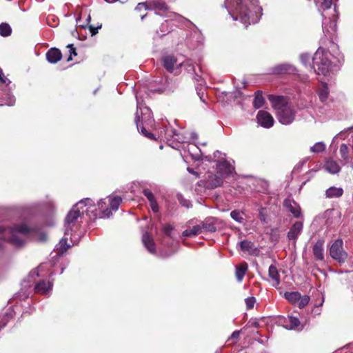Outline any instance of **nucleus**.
I'll return each mask as SVG.
<instances>
[{
	"label": "nucleus",
	"mask_w": 353,
	"mask_h": 353,
	"mask_svg": "<svg viewBox=\"0 0 353 353\" xmlns=\"http://www.w3.org/2000/svg\"><path fill=\"white\" fill-rule=\"evenodd\" d=\"M122 201V199L119 196H107L101 199L96 207L94 202L90 198H85L79 201L73 205L71 210L68 213L65 217V234H68L69 229L71 230L74 223L79 217L84 213L90 216V212L93 214V216L101 219L109 218L113 211H117Z\"/></svg>",
	"instance_id": "obj_1"
},
{
	"label": "nucleus",
	"mask_w": 353,
	"mask_h": 353,
	"mask_svg": "<svg viewBox=\"0 0 353 353\" xmlns=\"http://www.w3.org/2000/svg\"><path fill=\"white\" fill-rule=\"evenodd\" d=\"M224 6L234 21H240L245 27L257 23L262 15L257 0H225Z\"/></svg>",
	"instance_id": "obj_2"
},
{
	"label": "nucleus",
	"mask_w": 353,
	"mask_h": 353,
	"mask_svg": "<svg viewBox=\"0 0 353 353\" xmlns=\"http://www.w3.org/2000/svg\"><path fill=\"white\" fill-rule=\"evenodd\" d=\"M0 234L4 239L16 247L23 246L28 239L43 242L47 236L45 232L34 228H30L26 224L17 225L10 229L0 227Z\"/></svg>",
	"instance_id": "obj_3"
},
{
	"label": "nucleus",
	"mask_w": 353,
	"mask_h": 353,
	"mask_svg": "<svg viewBox=\"0 0 353 353\" xmlns=\"http://www.w3.org/2000/svg\"><path fill=\"white\" fill-rule=\"evenodd\" d=\"M330 53L321 46L317 49L312 58V68L316 74L325 75L332 65L338 66L343 61V57L340 54L333 57L334 60L330 59Z\"/></svg>",
	"instance_id": "obj_4"
},
{
	"label": "nucleus",
	"mask_w": 353,
	"mask_h": 353,
	"mask_svg": "<svg viewBox=\"0 0 353 353\" xmlns=\"http://www.w3.org/2000/svg\"><path fill=\"white\" fill-rule=\"evenodd\" d=\"M270 101L276 110L279 121L283 125H290L295 119L296 108L282 96H270Z\"/></svg>",
	"instance_id": "obj_5"
},
{
	"label": "nucleus",
	"mask_w": 353,
	"mask_h": 353,
	"mask_svg": "<svg viewBox=\"0 0 353 353\" xmlns=\"http://www.w3.org/2000/svg\"><path fill=\"white\" fill-rule=\"evenodd\" d=\"M137 99V112L135 116V123L138 130L146 137L154 139L153 134L148 132L146 127L153 123V117L151 110L145 105L143 100L141 96V92H138L136 94Z\"/></svg>",
	"instance_id": "obj_6"
},
{
	"label": "nucleus",
	"mask_w": 353,
	"mask_h": 353,
	"mask_svg": "<svg viewBox=\"0 0 353 353\" xmlns=\"http://www.w3.org/2000/svg\"><path fill=\"white\" fill-rule=\"evenodd\" d=\"M149 5L151 10H155V13L158 15L170 18L171 20L176 21L179 23H182L184 21L190 22L189 20L182 17L181 15L169 11L168 6L163 1L153 0L149 2Z\"/></svg>",
	"instance_id": "obj_7"
},
{
	"label": "nucleus",
	"mask_w": 353,
	"mask_h": 353,
	"mask_svg": "<svg viewBox=\"0 0 353 353\" xmlns=\"http://www.w3.org/2000/svg\"><path fill=\"white\" fill-rule=\"evenodd\" d=\"M316 6L320 12H321V16L323 18L322 28L323 33L325 36L327 34L332 33L336 31V21L334 19H331L330 17H327L324 14V12L332 7V0H321V3L319 5V1H316Z\"/></svg>",
	"instance_id": "obj_8"
},
{
	"label": "nucleus",
	"mask_w": 353,
	"mask_h": 353,
	"mask_svg": "<svg viewBox=\"0 0 353 353\" xmlns=\"http://www.w3.org/2000/svg\"><path fill=\"white\" fill-rule=\"evenodd\" d=\"M159 137L167 141H175L179 143L184 141V139L180 133L165 123H163L162 127L159 128Z\"/></svg>",
	"instance_id": "obj_9"
},
{
	"label": "nucleus",
	"mask_w": 353,
	"mask_h": 353,
	"mask_svg": "<svg viewBox=\"0 0 353 353\" xmlns=\"http://www.w3.org/2000/svg\"><path fill=\"white\" fill-rule=\"evenodd\" d=\"M343 241L338 239L334 241L330 248V254L339 263H344L347 257V252L343 248Z\"/></svg>",
	"instance_id": "obj_10"
},
{
	"label": "nucleus",
	"mask_w": 353,
	"mask_h": 353,
	"mask_svg": "<svg viewBox=\"0 0 353 353\" xmlns=\"http://www.w3.org/2000/svg\"><path fill=\"white\" fill-rule=\"evenodd\" d=\"M224 177L217 174L208 173L205 177V187L208 189H214L221 186L223 183Z\"/></svg>",
	"instance_id": "obj_11"
},
{
	"label": "nucleus",
	"mask_w": 353,
	"mask_h": 353,
	"mask_svg": "<svg viewBox=\"0 0 353 353\" xmlns=\"http://www.w3.org/2000/svg\"><path fill=\"white\" fill-rule=\"evenodd\" d=\"M225 156V154H223ZM216 170L217 172L225 178L232 174L234 171V168L232 166L230 163L225 159V157H220L216 161Z\"/></svg>",
	"instance_id": "obj_12"
},
{
	"label": "nucleus",
	"mask_w": 353,
	"mask_h": 353,
	"mask_svg": "<svg viewBox=\"0 0 353 353\" xmlns=\"http://www.w3.org/2000/svg\"><path fill=\"white\" fill-rule=\"evenodd\" d=\"M256 120L258 123L264 128H270L274 123L272 116L265 110H259L258 112Z\"/></svg>",
	"instance_id": "obj_13"
},
{
	"label": "nucleus",
	"mask_w": 353,
	"mask_h": 353,
	"mask_svg": "<svg viewBox=\"0 0 353 353\" xmlns=\"http://www.w3.org/2000/svg\"><path fill=\"white\" fill-rule=\"evenodd\" d=\"M303 228V223L301 221H297L293 223L290 228L287 237L288 240L292 241L294 243H296L298 237L301 234Z\"/></svg>",
	"instance_id": "obj_14"
},
{
	"label": "nucleus",
	"mask_w": 353,
	"mask_h": 353,
	"mask_svg": "<svg viewBox=\"0 0 353 353\" xmlns=\"http://www.w3.org/2000/svg\"><path fill=\"white\" fill-rule=\"evenodd\" d=\"M53 283L50 280H41L34 286L36 293L48 295L52 291Z\"/></svg>",
	"instance_id": "obj_15"
},
{
	"label": "nucleus",
	"mask_w": 353,
	"mask_h": 353,
	"mask_svg": "<svg viewBox=\"0 0 353 353\" xmlns=\"http://www.w3.org/2000/svg\"><path fill=\"white\" fill-rule=\"evenodd\" d=\"M240 250L250 255L256 256L259 253V249L254 245V243L243 240L239 243Z\"/></svg>",
	"instance_id": "obj_16"
},
{
	"label": "nucleus",
	"mask_w": 353,
	"mask_h": 353,
	"mask_svg": "<svg viewBox=\"0 0 353 353\" xmlns=\"http://www.w3.org/2000/svg\"><path fill=\"white\" fill-rule=\"evenodd\" d=\"M74 225H75V223ZM64 226H65V224L64 225ZM74 226V225H73L72 227V228H73ZM72 231V229H71V230L69 229L68 234H65V232H64L65 236H68V235L72 236V233H71ZM65 232H66V227H65ZM70 246V245L68 243V238L67 237L62 238L59 241V243L56 245L57 254L58 255L63 254L64 252H65L67 251V250L68 249V248Z\"/></svg>",
	"instance_id": "obj_17"
},
{
	"label": "nucleus",
	"mask_w": 353,
	"mask_h": 353,
	"mask_svg": "<svg viewBox=\"0 0 353 353\" xmlns=\"http://www.w3.org/2000/svg\"><path fill=\"white\" fill-rule=\"evenodd\" d=\"M203 232H214L217 230V219L213 217H209L205 219L200 225Z\"/></svg>",
	"instance_id": "obj_18"
},
{
	"label": "nucleus",
	"mask_w": 353,
	"mask_h": 353,
	"mask_svg": "<svg viewBox=\"0 0 353 353\" xmlns=\"http://www.w3.org/2000/svg\"><path fill=\"white\" fill-rule=\"evenodd\" d=\"M142 243L150 253L152 254L156 253V245L154 241L148 232L143 234Z\"/></svg>",
	"instance_id": "obj_19"
},
{
	"label": "nucleus",
	"mask_w": 353,
	"mask_h": 353,
	"mask_svg": "<svg viewBox=\"0 0 353 353\" xmlns=\"http://www.w3.org/2000/svg\"><path fill=\"white\" fill-rule=\"evenodd\" d=\"M296 71V69L288 63L279 64L273 68V72L277 74H294Z\"/></svg>",
	"instance_id": "obj_20"
},
{
	"label": "nucleus",
	"mask_w": 353,
	"mask_h": 353,
	"mask_svg": "<svg viewBox=\"0 0 353 353\" xmlns=\"http://www.w3.org/2000/svg\"><path fill=\"white\" fill-rule=\"evenodd\" d=\"M190 156L194 161H199L202 159V152L200 148L195 144L189 143L185 148Z\"/></svg>",
	"instance_id": "obj_21"
},
{
	"label": "nucleus",
	"mask_w": 353,
	"mask_h": 353,
	"mask_svg": "<svg viewBox=\"0 0 353 353\" xmlns=\"http://www.w3.org/2000/svg\"><path fill=\"white\" fill-rule=\"evenodd\" d=\"M46 59L50 63H57L62 57L61 51L56 48H52L46 52Z\"/></svg>",
	"instance_id": "obj_22"
},
{
	"label": "nucleus",
	"mask_w": 353,
	"mask_h": 353,
	"mask_svg": "<svg viewBox=\"0 0 353 353\" xmlns=\"http://www.w3.org/2000/svg\"><path fill=\"white\" fill-rule=\"evenodd\" d=\"M323 245L324 241L320 239L315 243L312 249L314 257L320 261H323L324 259Z\"/></svg>",
	"instance_id": "obj_23"
},
{
	"label": "nucleus",
	"mask_w": 353,
	"mask_h": 353,
	"mask_svg": "<svg viewBox=\"0 0 353 353\" xmlns=\"http://www.w3.org/2000/svg\"><path fill=\"white\" fill-rule=\"evenodd\" d=\"M284 323H285L284 325V327L288 330H296L299 329L301 325V322L299 319L297 317H294L292 316H289L288 319H285L284 320ZM300 328V330H301Z\"/></svg>",
	"instance_id": "obj_24"
},
{
	"label": "nucleus",
	"mask_w": 353,
	"mask_h": 353,
	"mask_svg": "<svg viewBox=\"0 0 353 353\" xmlns=\"http://www.w3.org/2000/svg\"><path fill=\"white\" fill-rule=\"evenodd\" d=\"M324 168L327 172L330 174H337L341 170V167L338 163L332 159H328L325 161Z\"/></svg>",
	"instance_id": "obj_25"
},
{
	"label": "nucleus",
	"mask_w": 353,
	"mask_h": 353,
	"mask_svg": "<svg viewBox=\"0 0 353 353\" xmlns=\"http://www.w3.org/2000/svg\"><path fill=\"white\" fill-rule=\"evenodd\" d=\"M283 205L294 215V217L299 218L301 216V208L296 203L292 204L290 200H285Z\"/></svg>",
	"instance_id": "obj_26"
},
{
	"label": "nucleus",
	"mask_w": 353,
	"mask_h": 353,
	"mask_svg": "<svg viewBox=\"0 0 353 353\" xmlns=\"http://www.w3.org/2000/svg\"><path fill=\"white\" fill-rule=\"evenodd\" d=\"M343 194V190L341 188L330 187L325 191V196L328 199L339 198Z\"/></svg>",
	"instance_id": "obj_27"
},
{
	"label": "nucleus",
	"mask_w": 353,
	"mask_h": 353,
	"mask_svg": "<svg viewBox=\"0 0 353 353\" xmlns=\"http://www.w3.org/2000/svg\"><path fill=\"white\" fill-rule=\"evenodd\" d=\"M317 94L321 102H325L327 100L330 94V90L327 83H321L320 87L318 89Z\"/></svg>",
	"instance_id": "obj_28"
},
{
	"label": "nucleus",
	"mask_w": 353,
	"mask_h": 353,
	"mask_svg": "<svg viewBox=\"0 0 353 353\" xmlns=\"http://www.w3.org/2000/svg\"><path fill=\"white\" fill-rule=\"evenodd\" d=\"M268 275L274 281L273 286L277 287L280 284V276L274 265H270Z\"/></svg>",
	"instance_id": "obj_29"
},
{
	"label": "nucleus",
	"mask_w": 353,
	"mask_h": 353,
	"mask_svg": "<svg viewBox=\"0 0 353 353\" xmlns=\"http://www.w3.org/2000/svg\"><path fill=\"white\" fill-rule=\"evenodd\" d=\"M203 233L202 228L200 225H196L191 228L186 229L183 232V236H194Z\"/></svg>",
	"instance_id": "obj_30"
},
{
	"label": "nucleus",
	"mask_w": 353,
	"mask_h": 353,
	"mask_svg": "<svg viewBox=\"0 0 353 353\" xmlns=\"http://www.w3.org/2000/svg\"><path fill=\"white\" fill-rule=\"evenodd\" d=\"M301 294L299 292H286L284 294V297L290 303L296 304L300 299Z\"/></svg>",
	"instance_id": "obj_31"
},
{
	"label": "nucleus",
	"mask_w": 353,
	"mask_h": 353,
	"mask_svg": "<svg viewBox=\"0 0 353 353\" xmlns=\"http://www.w3.org/2000/svg\"><path fill=\"white\" fill-rule=\"evenodd\" d=\"M163 61L165 68L168 72H172L174 70V64L176 63L175 58L172 56H167L163 58Z\"/></svg>",
	"instance_id": "obj_32"
},
{
	"label": "nucleus",
	"mask_w": 353,
	"mask_h": 353,
	"mask_svg": "<svg viewBox=\"0 0 353 353\" xmlns=\"http://www.w3.org/2000/svg\"><path fill=\"white\" fill-rule=\"evenodd\" d=\"M171 26L168 20H165L163 22L159 28V30L157 31V34L159 37H162L163 36L168 34L170 32Z\"/></svg>",
	"instance_id": "obj_33"
},
{
	"label": "nucleus",
	"mask_w": 353,
	"mask_h": 353,
	"mask_svg": "<svg viewBox=\"0 0 353 353\" xmlns=\"http://www.w3.org/2000/svg\"><path fill=\"white\" fill-rule=\"evenodd\" d=\"M248 270L247 263H242L239 266L236 267V277L238 281H241L245 276V274Z\"/></svg>",
	"instance_id": "obj_34"
},
{
	"label": "nucleus",
	"mask_w": 353,
	"mask_h": 353,
	"mask_svg": "<svg viewBox=\"0 0 353 353\" xmlns=\"http://www.w3.org/2000/svg\"><path fill=\"white\" fill-rule=\"evenodd\" d=\"M1 101L2 102L1 105H6L8 106H13L15 104L16 99L13 94L10 92H7L2 97Z\"/></svg>",
	"instance_id": "obj_35"
},
{
	"label": "nucleus",
	"mask_w": 353,
	"mask_h": 353,
	"mask_svg": "<svg viewBox=\"0 0 353 353\" xmlns=\"http://www.w3.org/2000/svg\"><path fill=\"white\" fill-rule=\"evenodd\" d=\"M339 153H340V155L344 162L343 163L344 164L349 163H350L349 148L346 144L343 143L341 145L340 149H339Z\"/></svg>",
	"instance_id": "obj_36"
},
{
	"label": "nucleus",
	"mask_w": 353,
	"mask_h": 353,
	"mask_svg": "<svg viewBox=\"0 0 353 353\" xmlns=\"http://www.w3.org/2000/svg\"><path fill=\"white\" fill-rule=\"evenodd\" d=\"M265 103V99L259 91L255 92V96L253 101V105L255 109H259Z\"/></svg>",
	"instance_id": "obj_37"
},
{
	"label": "nucleus",
	"mask_w": 353,
	"mask_h": 353,
	"mask_svg": "<svg viewBox=\"0 0 353 353\" xmlns=\"http://www.w3.org/2000/svg\"><path fill=\"white\" fill-rule=\"evenodd\" d=\"M326 149V145L323 141L316 143L314 145L310 147V152L312 153H320L323 152Z\"/></svg>",
	"instance_id": "obj_38"
},
{
	"label": "nucleus",
	"mask_w": 353,
	"mask_h": 353,
	"mask_svg": "<svg viewBox=\"0 0 353 353\" xmlns=\"http://www.w3.org/2000/svg\"><path fill=\"white\" fill-rule=\"evenodd\" d=\"M12 29L10 26L6 23L0 24V35L2 37H8L10 35Z\"/></svg>",
	"instance_id": "obj_39"
},
{
	"label": "nucleus",
	"mask_w": 353,
	"mask_h": 353,
	"mask_svg": "<svg viewBox=\"0 0 353 353\" xmlns=\"http://www.w3.org/2000/svg\"><path fill=\"white\" fill-rule=\"evenodd\" d=\"M231 218L235 221L242 223L244 221V218L243 217V213L239 210H232L230 212Z\"/></svg>",
	"instance_id": "obj_40"
},
{
	"label": "nucleus",
	"mask_w": 353,
	"mask_h": 353,
	"mask_svg": "<svg viewBox=\"0 0 353 353\" xmlns=\"http://www.w3.org/2000/svg\"><path fill=\"white\" fill-rule=\"evenodd\" d=\"M310 298L307 295L300 296V299L297 303V305L299 308H303L310 302Z\"/></svg>",
	"instance_id": "obj_41"
},
{
	"label": "nucleus",
	"mask_w": 353,
	"mask_h": 353,
	"mask_svg": "<svg viewBox=\"0 0 353 353\" xmlns=\"http://www.w3.org/2000/svg\"><path fill=\"white\" fill-rule=\"evenodd\" d=\"M179 65L184 67L189 73H192L195 71L194 65L189 61L180 63Z\"/></svg>",
	"instance_id": "obj_42"
},
{
	"label": "nucleus",
	"mask_w": 353,
	"mask_h": 353,
	"mask_svg": "<svg viewBox=\"0 0 353 353\" xmlns=\"http://www.w3.org/2000/svg\"><path fill=\"white\" fill-rule=\"evenodd\" d=\"M310 55L307 53H303L300 55V60L301 63L305 66L310 65Z\"/></svg>",
	"instance_id": "obj_43"
},
{
	"label": "nucleus",
	"mask_w": 353,
	"mask_h": 353,
	"mask_svg": "<svg viewBox=\"0 0 353 353\" xmlns=\"http://www.w3.org/2000/svg\"><path fill=\"white\" fill-rule=\"evenodd\" d=\"M143 10H151V8H150L149 3H148L147 2H141V3H139L137 5V6L135 8L136 11L140 12Z\"/></svg>",
	"instance_id": "obj_44"
},
{
	"label": "nucleus",
	"mask_w": 353,
	"mask_h": 353,
	"mask_svg": "<svg viewBox=\"0 0 353 353\" xmlns=\"http://www.w3.org/2000/svg\"><path fill=\"white\" fill-rule=\"evenodd\" d=\"M247 309L253 308L254 303L256 302V299L254 296L248 297L245 300Z\"/></svg>",
	"instance_id": "obj_45"
},
{
	"label": "nucleus",
	"mask_w": 353,
	"mask_h": 353,
	"mask_svg": "<svg viewBox=\"0 0 353 353\" xmlns=\"http://www.w3.org/2000/svg\"><path fill=\"white\" fill-rule=\"evenodd\" d=\"M67 48H69V52H70V55H69L68 58L67 59V61H70L72 60V55L76 56L77 55V52H76V50L74 48L72 44H68L67 46Z\"/></svg>",
	"instance_id": "obj_46"
},
{
	"label": "nucleus",
	"mask_w": 353,
	"mask_h": 353,
	"mask_svg": "<svg viewBox=\"0 0 353 353\" xmlns=\"http://www.w3.org/2000/svg\"><path fill=\"white\" fill-rule=\"evenodd\" d=\"M173 230V228L170 224H165L163 227V232L166 236H171V232Z\"/></svg>",
	"instance_id": "obj_47"
},
{
	"label": "nucleus",
	"mask_w": 353,
	"mask_h": 353,
	"mask_svg": "<svg viewBox=\"0 0 353 353\" xmlns=\"http://www.w3.org/2000/svg\"><path fill=\"white\" fill-rule=\"evenodd\" d=\"M259 217L261 222L266 223L267 218L265 214V208H261L259 213Z\"/></svg>",
	"instance_id": "obj_48"
},
{
	"label": "nucleus",
	"mask_w": 353,
	"mask_h": 353,
	"mask_svg": "<svg viewBox=\"0 0 353 353\" xmlns=\"http://www.w3.org/2000/svg\"><path fill=\"white\" fill-rule=\"evenodd\" d=\"M143 193L144 196L148 199V200L149 201L155 199L153 193L149 189L144 190L143 191Z\"/></svg>",
	"instance_id": "obj_49"
},
{
	"label": "nucleus",
	"mask_w": 353,
	"mask_h": 353,
	"mask_svg": "<svg viewBox=\"0 0 353 353\" xmlns=\"http://www.w3.org/2000/svg\"><path fill=\"white\" fill-rule=\"evenodd\" d=\"M0 82L5 84H9L10 81L4 76L2 69L0 68Z\"/></svg>",
	"instance_id": "obj_50"
},
{
	"label": "nucleus",
	"mask_w": 353,
	"mask_h": 353,
	"mask_svg": "<svg viewBox=\"0 0 353 353\" xmlns=\"http://www.w3.org/2000/svg\"><path fill=\"white\" fill-rule=\"evenodd\" d=\"M149 202L152 211L154 212H157L159 211V205L156 199H154L152 201H150Z\"/></svg>",
	"instance_id": "obj_51"
},
{
	"label": "nucleus",
	"mask_w": 353,
	"mask_h": 353,
	"mask_svg": "<svg viewBox=\"0 0 353 353\" xmlns=\"http://www.w3.org/2000/svg\"><path fill=\"white\" fill-rule=\"evenodd\" d=\"M36 276H39L38 270H34L31 271L28 275V279L30 280V279H32V278L34 279Z\"/></svg>",
	"instance_id": "obj_52"
},
{
	"label": "nucleus",
	"mask_w": 353,
	"mask_h": 353,
	"mask_svg": "<svg viewBox=\"0 0 353 353\" xmlns=\"http://www.w3.org/2000/svg\"><path fill=\"white\" fill-rule=\"evenodd\" d=\"M101 28V25L98 26L97 28H95L92 26H90V31L91 32L92 35H94L98 32V30Z\"/></svg>",
	"instance_id": "obj_53"
},
{
	"label": "nucleus",
	"mask_w": 353,
	"mask_h": 353,
	"mask_svg": "<svg viewBox=\"0 0 353 353\" xmlns=\"http://www.w3.org/2000/svg\"><path fill=\"white\" fill-rule=\"evenodd\" d=\"M240 330L234 331L229 339H237L240 335Z\"/></svg>",
	"instance_id": "obj_54"
},
{
	"label": "nucleus",
	"mask_w": 353,
	"mask_h": 353,
	"mask_svg": "<svg viewBox=\"0 0 353 353\" xmlns=\"http://www.w3.org/2000/svg\"><path fill=\"white\" fill-rule=\"evenodd\" d=\"M180 203L182 205H183L188 208L191 206L190 202L185 199H181Z\"/></svg>",
	"instance_id": "obj_55"
},
{
	"label": "nucleus",
	"mask_w": 353,
	"mask_h": 353,
	"mask_svg": "<svg viewBox=\"0 0 353 353\" xmlns=\"http://www.w3.org/2000/svg\"><path fill=\"white\" fill-rule=\"evenodd\" d=\"M304 164V162L301 163V164H298L295 168H294V170H301V167L303 166V165Z\"/></svg>",
	"instance_id": "obj_56"
},
{
	"label": "nucleus",
	"mask_w": 353,
	"mask_h": 353,
	"mask_svg": "<svg viewBox=\"0 0 353 353\" xmlns=\"http://www.w3.org/2000/svg\"><path fill=\"white\" fill-rule=\"evenodd\" d=\"M221 153L219 151H216L214 152V158H219V155H221Z\"/></svg>",
	"instance_id": "obj_57"
},
{
	"label": "nucleus",
	"mask_w": 353,
	"mask_h": 353,
	"mask_svg": "<svg viewBox=\"0 0 353 353\" xmlns=\"http://www.w3.org/2000/svg\"><path fill=\"white\" fill-rule=\"evenodd\" d=\"M204 159L209 162H211L212 161V158L211 156H205V157H204Z\"/></svg>",
	"instance_id": "obj_58"
},
{
	"label": "nucleus",
	"mask_w": 353,
	"mask_h": 353,
	"mask_svg": "<svg viewBox=\"0 0 353 353\" xmlns=\"http://www.w3.org/2000/svg\"><path fill=\"white\" fill-rule=\"evenodd\" d=\"M188 171L191 173V174H197V172H196L195 171H194L193 169L190 168H188Z\"/></svg>",
	"instance_id": "obj_59"
},
{
	"label": "nucleus",
	"mask_w": 353,
	"mask_h": 353,
	"mask_svg": "<svg viewBox=\"0 0 353 353\" xmlns=\"http://www.w3.org/2000/svg\"><path fill=\"white\" fill-rule=\"evenodd\" d=\"M191 137H192V139H197L198 135H197V134H196V133H195V132H192V133L191 134Z\"/></svg>",
	"instance_id": "obj_60"
},
{
	"label": "nucleus",
	"mask_w": 353,
	"mask_h": 353,
	"mask_svg": "<svg viewBox=\"0 0 353 353\" xmlns=\"http://www.w3.org/2000/svg\"><path fill=\"white\" fill-rule=\"evenodd\" d=\"M349 163L350 164L351 168H353V160L350 161Z\"/></svg>",
	"instance_id": "obj_61"
},
{
	"label": "nucleus",
	"mask_w": 353,
	"mask_h": 353,
	"mask_svg": "<svg viewBox=\"0 0 353 353\" xmlns=\"http://www.w3.org/2000/svg\"><path fill=\"white\" fill-rule=\"evenodd\" d=\"M87 21L89 22L90 21V16H88L87 18Z\"/></svg>",
	"instance_id": "obj_62"
},
{
	"label": "nucleus",
	"mask_w": 353,
	"mask_h": 353,
	"mask_svg": "<svg viewBox=\"0 0 353 353\" xmlns=\"http://www.w3.org/2000/svg\"><path fill=\"white\" fill-rule=\"evenodd\" d=\"M258 341H259V343H264V341H263V340H260V341L259 340Z\"/></svg>",
	"instance_id": "obj_63"
},
{
	"label": "nucleus",
	"mask_w": 353,
	"mask_h": 353,
	"mask_svg": "<svg viewBox=\"0 0 353 353\" xmlns=\"http://www.w3.org/2000/svg\"><path fill=\"white\" fill-rule=\"evenodd\" d=\"M145 17V14L142 15V16H141V20H143V19H144V17Z\"/></svg>",
	"instance_id": "obj_64"
}]
</instances>
